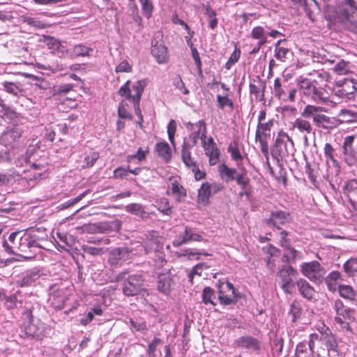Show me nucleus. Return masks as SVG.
I'll return each instance as SVG.
<instances>
[{
	"instance_id": "13",
	"label": "nucleus",
	"mask_w": 357,
	"mask_h": 357,
	"mask_svg": "<svg viewBox=\"0 0 357 357\" xmlns=\"http://www.w3.org/2000/svg\"><path fill=\"white\" fill-rule=\"evenodd\" d=\"M235 347L259 351L261 349L260 341L250 335L241 336L234 342Z\"/></svg>"
},
{
	"instance_id": "18",
	"label": "nucleus",
	"mask_w": 357,
	"mask_h": 357,
	"mask_svg": "<svg viewBox=\"0 0 357 357\" xmlns=\"http://www.w3.org/2000/svg\"><path fill=\"white\" fill-rule=\"evenodd\" d=\"M68 299L66 289L65 288H57L54 290L50 296L51 305L56 310H61L65 305L66 301Z\"/></svg>"
},
{
	"instance_id": "51",
	"label": "nucleus",
	"mask_w": 357,
	"mask_h": 357,
	"mask_svg": "<svg viewBox=\"0 0 357 357\" xmlns=\"http://www.w3.org/2000/svg\"><path fill=\"white\" fill-rule=\"evenodd\" d=\"M158 289L163 294H168L170 290V280L169 277L165 275H159Z\"/></svg>"
},
{
	"instance_id": "58",
	"label": "nucleus",
	"mask_w": 357,
	"mask_h": 357,
	"mask_svg": "<svg viewBox=\"0 0 357 357\" xmlns=\"http://www.w3.org/2000/svg\"><path fill=\"white\" fill-rule=\"evenodd\" d=\"M158 210L164 215H169L172 213V208L169 206V200L167 198H161L158 202Z\"/></svg>"
},
{
	"instance_id": "15",
	"label": "nucleus",
	"mask_w": 357,
	"mask_h": 357,
	"mask_svg": "<svg viewBox=\"0 0 357 357\" xmlns=\"http://www.w3.org/2000/svg\"><path fill=\"white\" fill-rule=\"evenodd\" d=\"M357 92V82L353 79H347L336 91L337 96L346 101L354 100L355 93Z\"/></svg>"
},
{
	"instance_id": "61",
	"label": "nucleus",
	"mask_w": 357,
	"mask_h": 357,
	"mask_svg": "<svg viewBox=\"0 0 357 357\" xmlns=\"http://www.w3.org/2000/svg\"><path fill=\"white\" fill-rule=\"evenodd\" d=\"M100 155L97 151H93L89 155L85 157L84 162L85 165L83 166L84 168H89L93 167L96 162L99 158Z\"/></svg>"
},
{
	"instance_id": "29",
	"label": "nucleus",
	"mask_w": 357,
	"mask_h": 357,
	"mask_svg": "<svg viewBox=\"0 0 357 357\" xmlns=\"http://www.w3.org/2000/svg\"><path fill=\"white\" fill-rule=\"evenodd\" d=\"M191 145L187 142L184 141L181 148V158L185 165L190 169L195 167L197 162L191 155Z\"/></svg>"
},
{
	"instance_id": "37",
	"label": "nucleus",
	"mask_w": 357,
	"mask_h": 357,
	"mask_svg": "<svg viewBox=\"0 0 357 357\" xmlns=\"http://www.w3.org/2000/svg\"><path fill=\"white\" fill-rule=\"evenodd\" d=\"M278 274L282 283L286 281H293V278L298 275V272L294 267L287 265L284 266Z\"/></svg>"
},
{
	"instance_id": "33",
	"label": "nucleus",
	"mask_w": 357,
	"mask_h": 357,
	"mask_svg": "<svg viewBox=\"0 0 357 357\" xmlns=\"http://www.w3.org/2000/svg\"><path fill=\"white\" fill-rule=\"evenodd\" d=\"M211 188H213L215 191L219 190L218 185L215 183H203L198 190V199L202 202H207L211 194Z\"/></svg>"
},
{
	"instance_id": "25",
	"label": "nucleus",
	"mask_w": 357,
	"mask_h": 357,
	"mask_svg": "<svg viewBox=\"0 0 357 357\" xmlns=\"http://www.w3.org/2000/svg\"><path fill=\"white\" fill-rule=\"evenodd\" d=\"M342 281H343L342 275L337 271H331L325 278V283L331 292H335Z\"/></svg>"
},
{
	"instance_id": "26",
	"label": "nucleus",
	"mask_w": 357,
	"mask_h": 357,
	"mask_svg": "<svg viewBox=\"0 0 357 357\" xmlns=\"http://www.w3.org/2000/svg\"><path fill=\"white\" fill-rule=\"evenodd\" d=\"M218 174L222 180L225 182L236 181L238 178V172L236 168H230L225 163H222L218 166Z\"/></svg>"
},
{
	"instance_id": "60",
	"label": "nucleus",
	"mask_w": 357,
	"mask_h": 357,
	"mask_svg": "<svg viewBox=\"0 0 357 357\" xmlns=\"http://www.w3.org/2000/svg\"><path fill=\"white\" fill-rule=\"evenodd\" d=\"M38 278V273L35 272H31L27 273L24 275L20 281L21 287H26L30 286L32 283H33Z\"/></svg>"
},
{
	"instance_id": "57",
	"label": "nucleus",
	"mask_w": 357,
	"mask_h": 357,
	"mask_svg": "<svg viewBox=\"0 0 357 357\" xmlns=\"http://www.w3.org/2000/svg\"><path fill=\"white\" fill-rule=\"evenodd\" d=\"M255 140L256 142H259L260 148L262 153L266 157V160L269 158V152H268V144L266 139V137L259 136V134H255Z\"/></svg>"
},
{
	"instance_id": "35",
	"label": "nucleus",
	"mask_w": 357,
	"mask_h": 357,
	"mask_svg": "<svg viewBox=\"0 0 357 357\" xmlns=\"http://www.w3.org/2000/svg\"><path fill=\"white\" fill-rule=\"evenodd\" d=\"M236 182L241 189V192H239V196H245L247 198H249V197L251 195L250 189L248 188L250 178L245 176L244 174L239 173L238 174V178Z\"/></svg>"
},
{
	"instance_id": "63",
	"label": "nucleus",
	"mask_w": 357,
	"mask_h": 357,
	"mask_svg": "<svg viewBox=\"0 0 357 357\" xmlns=\"http://www.w3.org/2000/svg\"><path fill=\"white\" fill-rule=\"evenodd\" d=\"M176 131V121L172 119L167 126V134L171 144L174 146L175 141H174V135Z\"/></svg>"
},
{
	"instance_id": "23",
	"label": "nucleus",
	"mask_w": 357,
	"mask_h": 357,
	"mask_svg": "<svg viewBox=\"0 0 357 357\" xmlns=\"http://www.w3.org/2000/svg\"><path fill=\"white\" fill-rule=\"evenodd\" d=\"M20 234L21 231L13 232L10 234L8 237V241L10 243L7 242L6 241H3V246L8 253L13 255H21L20 253L19 247V240Z\"/></svg>"
},
{
	"instance_id": "40",
	"label": "nucleus",
	"mask_w": 357,
	"mask_h": 357,
	"mask_svg": "<svg viewBox=\"0 0 357 357\" xmlns=\"http://www.w3.org/2000/svg\"><path fill=\"white\" fill-rule=\"evenodd\" d=\"M217 103L219 109L224 110L227 107L230 111L234 109V103L231 99L228 97V94L225 96L217 95Z\"/></svg>"
},
{
	"instance_id": "6",
	"label": "nucleus",
	"mask_w": 357,
	"mask_h": 357,
	"mask_svg": "<svg viewBox=\"0 0 357 357\" xmlns=\"http://www.w3.org/2000/svg\"><path fill=\"white\" fill-rule=\"evenodd\" d=\"M130 81L128 80L119 90L118 93L121 97H126L130 101H140L142 93L147 85L146 79H142L135 82L132 86L135 93L131 94L130 87Z\"/></svg>"
},
{
	"instance_id": "14",
	"label": "nucleus",
	"mask_w": 357,
	"mask_h": 357,
	"mask_svg": "<svg viewBox=\"0 0 357 357\" xmlns=\"http://www.w3.org/2000/svg\"><path fill=\"white\" fill-rule=\"evenodd\" d=\"M301 115V117L296 118L294 122L291 123V126L289 128L290 130H298L300 133L304 135L305 142H307V135L314 133L313 127L312 123Z\"/></svg>"
},
{
	"instance_id": "44",
	"label": "nucleus",
	"mask_w": 357,
	"mask_h": 357,
	"mask_svg": "<svg viewBox=\"0 0 357 357\" xmlns=\"http://www.w3.org/2000/svg\"><path fill=\"white\" fill-rule=\"evenodd\" d=\"M129 105L125 101L122 100L119 104L118 107V117L119 119H126V120H132L133 116L132 114L128 111Z\"/></svg>"
},
{
	"instance_id": "9",
	"label": "nucleus",
	"mask_w": 357,
	"mask_h": 357,
	"mask_svg": "<svg viewBox=\"0 0 357 357\" xmlns=\"http://www.w3.org/2000/svg\"><path fill=\"white\" fill-rule=\"evenodd\" d=\"M192 241L202 242L204 241V238L201 233H197L194 229L185 226L183 231L176 236L172 244L174 247H180Z\"/></svg>"
},
{
	"instance_id": "48",
	"label": "nucleus",
	"mask_w": 357,
	"mask_h": 357,
	"mask_svg": "<svg viewBox=\"0 0 357 357\" xmlns=\"http://www.w3.org/2000/svg\"><path fill=\"white\" fill-rule=\"evenodd\" d=\"M82 229L91 233H104L108 230V225L107 223L89 224L84 225Z\"/></svg>"
},
{
	"instance_id": "2",
	"label": "nucleus",
	"mask_w": 357,
	"mask_h": 357,
	"mask_svg": "<svg viewBox=\"0 0 357 357\" xmlns=\"http://www.w3.org/2000/svg\"><path fill=\"white\" fill-rule=\"evenodd\" d=\"M294 141L289 135L282 130H280L278 132L271 150V155L278 162L281 160H286L291 155H294Z\"/></svg>"
},
{
	"instance_id": "50",
	"label": "nucleus",
	"mask_w": 357,
	"mask_h": 357,
	"mask_svg": "<svg viewBox=\"0 0 357 357\" xmlns=\"http://www.w3.org/2000/svg\"><path fill=\"white\" fill-rule=\"evenodd\" d=\"M128 7L129 10L131 11V15L133 21L138 25L141 26L142 24V17L139 15L135 0H129Z\"/></svg>"
},
{
	"instance_id": "4",
	"label": "nucleus",
	"mask_w": 357,
	"mask_h": 357,
	"mask_svg": "<svg viewBox=\"0 0 357 357\" xmlns=\"http://www.w3.org/2000/svg\"><path fill=\"white\" fill-rule=\"evenodd\" d=\"M126 273L123 272L118 275V281H122L121 289L123 294L126 296H135L139 294L143 290L144 280L142 275L134 274L125 278Z\"/></svg>"
},
{
	"instance_id": "19",
	"label": "nucleus",
	"mask_w": 357,
	"mask_h": 357,
	"mask_svg": "<svg viewBox=\"0 0 357 357\" xmlns=\"http://www.w3.org/2000/svg\"><path fill=\"white\" fill-rule=\"evenodd\" d=\"M130 251L127 248H117L112 250L109 255V261L112 266H117L122 261L127 260Z\"/></svg>"
},
{
	"instance_id": "21",
	"label": "nucleus",
	"mask_w": 357,
	"mask_h": 357,
	"mask_svg": "<svg viewBox=\"0 0 357 357\" xmlns=\"http://www.w3.org/2000/svg\"><path fill=\"white\" fill-rule=\"evenodd\" d=\"M284 40H278L275 45L274 56L275 58L282 63H286L289 59L293 56V52L287 46L282 45Z\"/></svg>"
},
{
	"instance_id": "16",
	"label": "nucleus",
	"mask_w": 357,
	"mask_h": 357,
	"mask_svg": "<svg viewBox=\"0 0 357 357\" xmlns=\"http://www.w3.org/2000/svg\"><path fill=\"white\" fill-rule=\"evenodd\" d=\"M169 181L171 183V192L167 191V194L174 196L178 202L183 201L187 197L186 189L180 183L176 176H171Z\"/></svg>"
},
{
	"instance_id": "32",
	"label": "nucleus",
	"mask_w": 357,
	"mask_h": 357,
	"mask_svg": "<svg viewBox=\"0 0 357 357\" xmlns=\"http://www.w3.org/2000/svg\"><path fill=\"white\" fill-rule=\"evenodd\" d=\"M155 151L157 155L166 162H169L172 160L171 149L167 142H158L155 146Z\"/></svg>"
},
{
	"instance_id": "64",
	"label": "nucleus",
	"mask_w": 357,
	"mask_h": 357,
	"mask_svg": "<svg viewBox=\"0 0 357 357\" xmlns=\"http://www.w3.org/2000/svg\"><path fill=\"white\" fill-rule=\"evenodd\" d=\"M132 66L127 60H123L115 68V72L119 73H131Z\"/></svg>"
},
{
	"instance_id": "1",
	"label": "nucleus",
	"mask_w": 357,
	"mask_h": 357,
	"mask_svg": "<svg viewBox=\"0 0 357 357\" xmlns=\"http://www.w3.org/2000/svg\"><path fill=\"white\" fill-rule=\"evenodd\" d=\"M318 85L319 80L315 78L300 77L298 79V88L301 94L317 102L326 103L329 100L328 93Z\"/></svg>"
},
{
	"instance_id": "7",
	"label": "nucleus",
	"mask_w": 357,
	"mask_h": 357,
	"mask_svg": "<svg viewBox=\"0 0 357 357\" xmlns=\"http://www.w3.org/2000/svg\"><path fill=\"white\" fill-rule=\"evenodd\" d=\"M301 272L311 282H317L324 277L326 270L317 261L304 262L301 265Z\"/></svg>"
},
{
	"instance_id": "27",
	"label": "nucleus",
	"mask_w": 357,
	"mask_h": 357,
	"mask_svg": "<svg viewBox=\"0 0 357 357\" xmlns=\"http://www.w3.org/2000/svg\"><path fill=\"white\" fill-rule=\"evenodd\" d=\"M323 331H321V339L328 351H337V342L335 336L331 333V330L325 324H323Z\"/></svg>"
},
{
	"instance_id": "17",
	"label": "nucleus",
	"mask_w": 357,
	"mask_h": 357,
	"mask_svg": "<svg viewBox=\"0 0 357 357\" xmlns=\"http://www.w3.org/2000/svg\"><path fill=\"white\" fill-rule=\"evenodd\" d=\"M151 54L158 64L167 63L169 61L168 48L162 43L156 42L152 46Z\"/></svg>"
},
{
	"instance_id": "5",
	"label": "nucleus",
	"mask_w": 357,
	"mask_h": 357,
	"mask_svg": "<svg viewBox=\"0 0 357 357\" xmlns=\"http://www.w3.org/2000/svg\"><path fill=\"white\" fill-rule=\"evenodd\" d=\"M333 309L335 311L334 320L340 328L347 331H351L350 324L355 320L354 317V310L344 305L339 298L333 302Z\"/></svg>"
},
{
	"instance_id": "24",
	"label": "nucleus",
	"mask_w": 357,
	"mask_h": 357,
	"mask_svg": "<svg viewBox=\"0 0 357 357\" xmlns=\"http://www.w3.org/2000/svg\"><path fill=\"white\" fill-rule=\"evenodd\" d=\"M298 289L301 296L308 301H312L315 294L314 288L305 279L300 278L296 281Z\"/></svg>"
},
{
	"instance_id": "39",
	"label": "nucleus",
	"mask_w": 357,
	"mask_h": 357,
	"mask_svg": "<svg viewBox=\"0 0 357 357\" xmlns=\"http://www.w3.org/2000/svg\"><path fill=\"white\" fill-rule=\"evenodd\" d=\"M274 120L269 119L267 122L257 123V131L255 134H259L261 137H270V132L273 127Z\"/></svg>"
},
{
	"instance_id": "41",
	"label": "nucleus",
	"mask_w": 357,
	"mask_h": 357,
	"mask_svg": "<svg viewBox=\"0 0 357 357\" xmlns=\"http://www.w3.org/2000/svg\"><path fill=\"white\" fill-rule=\"evenodd\" d=\"M141 6L142 15L146 18L152 17L154 6L152 0H138Z\"/></svg>"
},
{
	"instance_id": "56",
	"label": "nucleus",
	"mask_w": 357,
	"mask_h": 357,
	"mask_svg": "<svg viewBox=\"0 0 357 357\" xmlns=\"http://www.w3.org/2000/svg\"><path fill=\"white\" fill-rule=\"evenodd\" d=\"M213 298H215L214 290L209 287H205L202 292V301L205 304L211 303L215 305V303L213 301Z\"/></svg>"
},
{
	"instance_id": "11",
	"label": "nucleus",
	"mask_w": 357,
	"mask_h": 357,
	"mask_svg": "<svg viewBox=\"0 0 357 357\" xmlns=\"http://www.w3.org/2000/svg\"><path fill=\"white\" fill-rule=\"evenodd\" d=\"M202 142L205 154L208 157L209 165L211 166L216 165L220 160V151L213 137H210L207 139L205 138L202 140Z\"/></svg>"
},
{
	"instance_id": "22",
	"label": "nucleus",
	"mask_w": 357,
	"mask_h": 357,
	"mask_svg": "<svg viewBox=\"0 0 357 357\" xmlns=\"http://www.w3.org/2000/svg\"><path fill=\"white\" fill-rule=\"evenodd\" d=\"M225 288L227 289V293L225 294V291L222 289H220L218 293V299L220 303L222 305H229L231 303L236 301V289L234 285L228 282L225 285Z\"/></svg>"
},
{
	"instance_id": "30",
	"label": "nucleus",
	"mask_w": 357,
	"mask_h": 357,
	"mask_svg": "<svg viewBox=\"0 0 357 357\" xmlns=\"http://www.w3.org/2000/svg\"><path fill=\"white\" fill-rule=\"evenodd\" d=\"M33 248H43V243L47 241V234L38 229H32L27 232Z\"/></svg>"
},
{
	"instance_id": "47",
	"label": "nucleus",
	"mask_w": 357,
	"mask_h": 357,
	"mask_svg": "<svg viewBox=\"0 0 357 357\" xmlns=\"http://www.w3.org/2000/svg\"><path fill=\"white\" fill-rule=\"evenodd\" d=\"M127 212L132 213L140 218H144L146 215V211L144 206L140 204L133 203L130 204L126 206Z\"/></svg>"
},
{
	"instance_id": "20",
	"label": "nucleus",
	"mask_w": 357,
	"mask_h": 357,
	"mask_svg": "<svg viewBox=\"0 0 357 357\" xmlns=\"http://www.w3.org/2000/svg\"><path fill=\"white\" fill-rule=\"evenodd\" d=\"M291 220V214L284 211H275L271 213L270 218L266 220L267 225H273L280 229L279 225H284Z\"/></svg>"
},
{
	"instance_id": "8",
	"label": "nucleus",
	"mask_w": 357,
	"mask_h": 357,
	"mask_svg": "<svg viewBox=\"0 0 357 357\" xmlns=\"http://www.w3.org/2000/svg\"><path fill=\"white\" fill-rule=\"evenodd\" d=\"M23 130L17 126L8 128L0 135V144L8 149H14L19 144Z\"/></svg>"
},
{
	"instance_id": "55",
	"label": "nucleus",
	"mask_w": 357,
	"mask_h": 357,
	"mask_svg": "<svg viewBox=\"0 0 357 357\" xmlns=\"http://www.w3.org/2000/svg\"><path fill=\"white\" fill-rule=\"evenodd\" d=\"M149 153V147H146L145 150H143L142 147L137 149V151L134 155H129L127 157V161L130 162L133 159H137L139 162L145 160L146 155Z\"/></svg>"
},
{
	"instance_id": "43",
	"label": "nucleus",
	"mask_w": 357,
	"mask_h": 357,
	"mask_svg": "<svg viewBox=\"0 0 357 357\" xmlns=\"http://www.w3.org/2000/svg\"><path fill=\"white\" fill-rule=\"evenodd\" d=\"M93 49L83 44L75 45L72 49V53L75 56H89Z\"/></svg>"
},
{
	"instance_id": "28",
	"label": "nucleus",
	"mask_w": 357,
	"mask_h": 357,
	"mask_svg": "<svg viewBox=\"0 0 357 357\" xmlns=\"http://www.w3.org/2000/svg\"><path fill=\"white\" fill-rule=\"evenodd\" d=\"M227 152L230 154L231 160L236 162L238 167L240 163L243 162L244 157L247 156V153L241 151L239 143L237 140H234L228 145Z\"/></svg>"
},
{
	"instance_id": "46",
	"label": "nucleus",
	"mask_w": 357,
	"mask_h": 357,
	"mask_svg": "<svg viewBox=\"0 0 357 357\" xmlns=\"http://www.w3.org/2000/svg\"><path fill=\"white\" fill-rule=\"evenodd\" d=\"M335 63V65L334 66L333 69L334 72H335L337 75H347L351 73L349 64L348 62H346L344 60L339 59V60H337V61Z\"/></svg>"
},
{
	"instance_id": "42",
	"label": "nucleus",
	"mask_w": 357,
	"mask_h": 357,
	"mask_svg": "<svg viewBox=\"0 0 357 357\" xmlns=\"http://www.w3.org/2000/svg\"><path fill=\"white\" fill-rule=\"evenodd\" d=\"M287 86L285 84H283L280 78L277 77L274 80L273 84V93L276 98L278 99L284 100L286 97V89Z\"/></svg>"
},
{
	"instance_id": "53",
	"label": "nucleus",
	"mask_w": 357,
	"mask_h": 357,
	"mask_svg": "<svg viewBox=\"0 0 357 357\" xmlns=\"http://www.w3.org/2000/svg\"><path fill=\"white\" fill-rule=\"evenodd\" d=\"M310 77L315 78L319 80V86H326V82L330 78V75L328 72L324 70L315 71L314 74H310Z\"/></svg>"
},
{
	"instance_id": "38",
	"label": "nucleus",
	"mask_w": 357,
	"mask_h": 357,
	"mask_svg": "<svg viewBox=\"0 0 357 357\" xmlns=\"http://www.w3.org/2000/svg\"><path fill=\"white\" fill-rule=\"evenodd\" d=\"M204 6V15L209 20V27L211 29H215L218 23V20L216 17L217 13L214 9L212 8L209 3H207Z\"/></svg>"
},
{
	"instance_id": "36",
	"label": "nucleus",
	"mask_w": 357,
	"mask_h": 357,
	"mask_svg": "<svg viewBox=\"0 0 357 357\" xmlns=\"http://www.w3.org/2000/svg\"><path fill=\"white\" fill-rule=\"evenodd\" d=\"M337 290H338L339 295L342 298L349 301H354L356 300V292L351 286L341 284Z\"/></svg>"
},
{
	"instance_id": "45",
	"label": "nucleus",
	"mask_w": 357,
	"mask_h": 357,
	"mask_svg": "<svg viewBox=\"0 0 357 357\" xmlns=\"http://www.w3.org/2000/svg\"><path fill=\"white\" fill-rule=\"evenodd\" d=\"M251 36L254 39L259 40L258 43L259 45H264L267 42L265 31L262 26H258L254 27L251 31Z\"/></svg>"
},
{
	"instance_id": "54",
	"label": "nucleus",
	"mask_w": 357,
	"mask_h": 357,
	"mask_svg": "<svg viewBox=\"0 0 357 357\" xmlns=\"http://www.w3.org/2000/svg\"><path fill=\"white\" fill-rule=\"evenodd\" d=\"M44 43L52 52H59V48L62 46L59 40L49 36L45 37Z\"/></svg>"
},
{
	"instance_id": "52",
	"label": "nucleus",
	"mask_w": 357,
	"mask_h": 357,
	"mask_svg": "<svg viewBox=\"0 0 357 357\" xmlns=\"http://www.w3.org/2000/svg\"><path fill=\"white\" fill-rule=\"evenodd\" d=\"M355 257H351L344 262L343 269L349 276H354L357 273Z\"/></svg>"
},
{
	"instance_id": "34",
	"label": "nucleus",
	"mask_w": 357,
	"mask_h": 357,
	"mask_svg": "<svg viewBox=\"0 0 357 357\" xmlns=\"http://www.w3.org/2000/svg\"><path fill=\"white\" fill-rule=\"evenodd\" d=\"M20 253L22 256L25 257H31L30 256L25 255L28 253V251L33 248V244L31 241L30 237L27 232L23 234L21 233L19 240Z\"/></svg>"
},
{
	"instance_id": "10",
	"label": "nucleus",
	"mask_w": 357,
	"mask_h": 357,
	"mask_svg": "<svg viewBox=\"0 0 357 357\" xmlns=\"http://www.w3.org/2000/svg\"><path fill=\"white\" fill-rule=\"evenodd\" d=\"M165 238L158 232L151 231L146 234L144 241V248L146 253L160 252L163 250Z\"/></svg>"
},
{
	"instance_id": "12",
	"label": "nucleus",
	"mask_w": 357,
	"mask_h": 357,
	"mask_svg": "<svg viewBox=\"0 0 357 357\" xmlns=\"http://www.w3.org/2000/svg\"><path fill=\"white\" fill-rule=\"evenodd\" d=\"M28 315L29 321L25 327V333L27 336L36 338L37 340H41L45 336V326L43 324H36L33 322V314L31 310H29Z\"/></svg>"
},
{
	"instance_id": "62",
	"label": "nucleus",
	"mask_w": 357,
	"mask_h": 357,
	"mask_svg": "<svg viewBox=\"0 0 357 357\" xmlns=\"http://www.w3.org/2000/svg\"><path fill=\"white\" fill-rule=\"evenodd\" d=\"M261 84L257 85L255 83H250L249 90L251 94L255 96L256 98H259L260 100L264 99V91L261 90Z\"/></svg>"
},
{
	"instance_id": "59",
	"label": "nucleus",
	"mask_w": 357,
	"mask_h": 357,
	"mask_svg": "<svg viewBox=\"0 0 357 357\" xmlns=\"http://www.w3.org/2000/svg\"><path fill=\"white\" fill-rule=\"evenodd\" d=\"M289 314L292 315L293 321H296L299 319L302 314V308L298 302L294 301L290 307Z\"/></svg>"
},
{
	"instance_id": "49",
	"label": "nucleus",
	"mask_w": 357,
	"mask_h": 357,
	"mask_svg": "<svg viewBox=\"0 0 357 357\" xmlns=\"http://www.w3.org/2000/svg\"><path fill=\"white\" fill-rule=\"evenodd\" d=\"M74 84H65L59 86L58 87H54L52 92V96L54 97H63L68 93L71 91L74 88Z\"/></svg>"
},
{
	"instance_id": "31",
	"label": "nucleus",
	"mask_w": 357,
	"mask_h": 357,
	"mask_svg": "<svg viewBox=\"0 0 357 357\" xmlns=\"http://www.w3.org/2000/svg\"><path fill=\"white\" fill-rule=\"evenodd\" d=\"M355 139L354 135L347 136L344 138L342 149L343 153L348 158H351L353 160H357V152L354 149V141Z\"/></svg>"
},
{
	"instance_id": "3",
	"label": "nucleus",
	"mask_w": 357,
	"mask_h": 357,
	"mask_svg": "<svg viewBox=\"0 0 357 357\" xmlns=\"http://www.w3.org/2000/svg\"><path fill=\"white\" fill-rule=\"evenodd\" d=\"M324 108L312 105H306L301 112V116L303 118H312L313 123L317 128L326 130H331L336 126L335 120L330 116L319 113Z\"/></svg>"
}]
</instances>
